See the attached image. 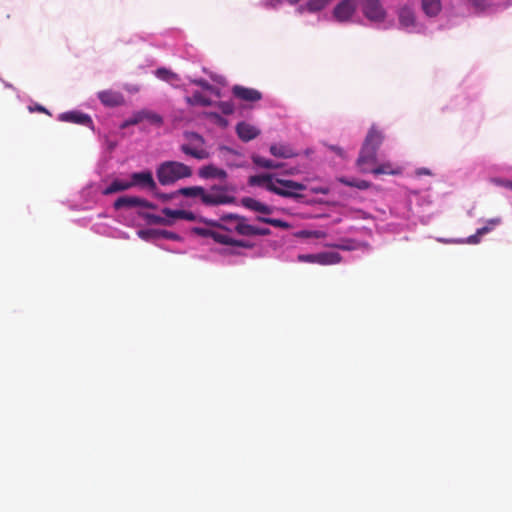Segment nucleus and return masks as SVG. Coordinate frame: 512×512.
<instances>
[{
	"label": "nucleus",
	"instance_id": "1",
	"mask_svg": "<svg viewBox=\"0 0 512 512\" xmlns=\"http://www.w3.org/2000/svg\"><path fill=\"white\" fill-rule=\"evenodd\" d=\"M227 189L224 186L213 185L209 190L202 186L183 187L178 190V194L187 197L198 199L199 202L205 206H218L233 203L235 198L228 195Z\"/></svg>",
	"mask_w": 512,
	"mask_h": 512
},
{
	"label": "nucleus",
	"instance_id": "2",
	"mask_svg": "<svg viewBox=\"0 0 512 512\" xmlns=\"http://www.w3.org/2000/svg\"><path fill=\"white\" fill-rule=\"evenodd\" d=\"M156 175L161 185H171L176 181L188 178L192 175V169L188 165L178 161H165L161 163Z\"/></svg>",
	"mask_w": 512,
	"mask_h": 512
},
{
	"label": "nucleus",
	"instance_id": "3",
	"mask_svg": "<svg viewBox=\"0 0 512 512\" xmlns=\"http://www.w3.org/2000/svg\"><path fill=\"white\" fill-rule=\"evenodd\" d=\"M221 220L224 222H231L232 227L230 228V227H227L225 225L219 224L214 221H207L206 223H208L209 225L218 227L221 230H225V231L234 230L237 234L242 235V236H254L255 226L250 225L248 223L247 218L244 216L230 213V214L223 215L221 217Z\"/></svg>",
	"mask_w": 512,
	"mask_h": 512
},
{
	"label": "nucleus",
	"instance_id": "4",
	"mask_svg": "<svg viewBox=\"0 0 512 512\" xmlns=\"http://www.w3.org/2000/svg\"><path fill=\"white\" fill-rule=\"evenodd\" d=\"M184 137L188 143L180 146V150L187 156L193 157L197 160H204L209 158V152L204 148L205 139L197 132H185Z\"/></svg>",
	"mask_w": 512,
	"mask_h": 512
},
{
	"label": "nucleus",
	"instance_id": "5",
	"mask_svg": "<svg viewBox=\"0 0 512 512\" xmlns=\"http://www.w3.org/2000/svg\"><path fill=\"white\" fill-rule=\"evenodd\" d=\"M276 182L273 193L285 198H301V192L306 189L304 184L293 180L276 178Z\"/></svg>",
	"mask_w": 512,
	"mask_h": 512
},
{
	"label": "nucleus",
	"instance_id": "6",
	"mask_svg": "<svg viewBox=\"0 0 512 512\" xmlns=\"http://www.w3.org/2000/svg\"><path fill=\"white\" fill-rule=\"evenodd\" d=\"M299 262L313 263L319 265H333L341 262V255L337 252H321L317 254H300L297 257Z\"/></svg>",
	"mask_w": 512,
	"mask_h": 512
},
{
	"label": "nucleus",
	"instance_id": "7",
	"mask_svg": "<svg viewBox=\"0 0 512 512\" xmlns=\"http://www.w3.org/2000/svg\"><path fill=\"white\" fill-rule=\"evenodd\" d=\"M133 207L155 208V205L137 196H121L114 202V208L116 210Z\"/></svg>",
	"mask_w": 512,
	"mask_h": 512
},
{
	"label": "nucleus",
	"instance_id": "8",
	"mask_svg": "<svg viewBox=\"0 0 512 512\" xmlns=\"http://www.w3.org/2000/svg\"><path fill=\"white\" fill-rule=\"evenodd\" d=\"M232 93L234 97L246 102H257L262 99V93L260 91L241 85L233 86Z\"/></svg>",
	"mask_w": 512,
	"mask_h": 512
},
{
	"label": "nucleus",
	"instance_id": "9",
	"mask_svg": "<svg viewBox=\"0 0 512 512\" xmlns=\"http://www.w3.org/2000/svg\"><path fill=\"white\" fill-rule=\"evenodd\" d=\"M143 120H148L150 123L157 126H161L163 124L162 116L149 110H141L135 113L133 117L127 121V124L136 125Z\"/></svg>",
	"mask_w": 512,
	"mask_h": 512
},
{
	"label": "nucleus",
	"instance_id": "10",
	"mask_svg": "<svg viewBox=\"0 0 512 512\" xmlns=\"http://www.w3.org/2000/svg\"><path fill=\"white\" fill-rule=\"evenodd\" d=\"M131 187L141 186L146 187L150 190L156 189V183L153 179V175L150 171L135 172L131 175L130 181Z\"/></svg>",
	"mask_w": 512,
	"mask_h": 512
},
{
	"label": "nucleus",
	"instance_id": "11",
	"mask_svg": "<svg viewBox=\"0 0 512 512\" xmlns=\"http://www.w3.org/2000/svg\"><path fill=\"white\" fill-rule=\"evenodd\" d=\"M362 10L371 21H381L385 17V11L380 2H363Z\"/></svg>",
	"mask_w": 512,
	"mask_h": 512
},
{
	"label": "nucleus",
	"instance_id": "12",
	"mask_svg": "<svg viewBox=\"0 0 512 512\" xmlns=\"http://www.w3.org/2000/svg\"><path fill=\"white\" fill-rule=\"evenodd\" d=\"M377 162V151L371 147L363 145L357 159V165L360 167L362 172H368L369 170L365 167L366 165L376 164Z\"/></svg>",
	"mask_w": 512,
	"mask_h": 512
},
{
	"label": "nucleus",
	"instance_id": "13",
	"mask_svg": "<svg viewBox=\"0 0 512 512\" xmlns=\"http://www.w3.org/2000/svg\"><path fill=\"white\" fill-rule=\"evenodd\" d=\"M248 184L250 186L264 187L266 190L273 193V189L277 182L276 177H274L273 174H259L250 176Z\"/></svg>",
	"mask_w": 512,
	"mask_h": 512
},
{
	"label": "nucleus",
	"instance_id": "14",
	"mask_svg": "<svg viewBox=\"0 0 512 512\" xmlns=\"http://www.w3.org/2000/svg\"><path fill=\"white\" fill-rule=\"evenodd\" d=\"M98 98L102 104L108 107H117L124 104V97L120 92L104 90L98 93Z\"/></svg>",
	"mask_w": 512,
	"mask_h": 512
},
{
	"label": "nucleus",
	"instance_id": "15",
	"mask_svg": "<svg viewBox=\"0 0 512 512\" xmlns=\"http://www.w3.org/2000/svg\"><path fill=\"white\" fill-rule=\"evenodd\" d=\"M59 119L65 122H71L75 124H80L84 126H92L93 121L88 114L78 112V111H70L60 114Z\"/></svg>",
	"mask_w": 512,
	"mask_h": 512
},
{
	"label": "nucleus",
	"instance_id": "16",
	"mask_svg": "<svg viewBox=\"0 0 512 512\" xmlns=\"http://www.w3.org/2000/svg\"><path fill=\"white\" fill-rule=\"evenodd\" d=\"M236 133L242 141L248 142L256 138L260 134V130L251 124L240 122L236 126Z\"/></svg>",
	"mask_w": 512,
	"mask_h": 512
},
{
	"label": "nucleus",
	"instance_id": "17",
	"mask_svg": "<svg viewBox=\"0 0 512 512\" xmlns=\"http://www.w3.org/2000/svg\"><path fill=\"white\" fill-rule=\"evenodd\" d=\"M193 232L202 237L212 238L215 242L219 244L227 245V243L229 242V236L217 230L196 227L193 229Z\"/></svg>",
	"mask_w": 512,
	"mask_h": 512
},
{
	"label": "nucleus",
	"instance_id": "18",
	"mask_svg": "<svg viewBox=\"0 0 512 512\" xmlns=\"http://www.w3.org/2000/svg\"><path fill=\"white\" fill-rule=\"evenodd\" d=\"M198 175L203 179L218 178L220 180H225L227 178V172L213 164L201 167L198 171Z\"/></svg>",
	"mask_w": 512,
	"mask_h": 512
},
{
	"label": "nucleus",
	"instance_id": "19",
	"mask_svg": "<svg viewBox=\"0 0 512 512\" xmlns=\"http://www.w3.org/2000/svg\"><path fill=\"white\" fill-rule=\"evenodd\" d=\"M241 204H242V206H244L245 208H247L251 211L259 212V213L266 214V215L271 214L273 211V209L270 206L254 199V198H251V197L242 198Z\"/></svg>",
	"mask_w": 512,
	"mask_h": 512
},
{
	"label": "nucleus",
	"instance_id": "20",
	"mask_svg": "<svg viewBox=\"0 0 512 512\" xmlns=\"http://www.w3.org/2000/svg\"><path fill=\"white\" fill-rule=\"evenodd\" d=\"M355 11L354 2H339L334 8V16L339 21H345Z\"/></svg>",
	"mask_w": 512,
	"mask_h": 512
},
{
	"label": "nucleus",
	"instance_id": "21",
	"mask_svg": "<svg viewBox=\"0 0 512 512\" xmlns=\"http://www.w3.org/2000/svg\"><path fill=\"white\" fill-rule=\"evenodd\" d=\"M270 153L278 158H292L296 157L298 155L297 152H295L291 146L286 144H272L270 146Z\"/></svg>",
	"mask_w": 512,
	"mask_h": 512
},
{
	"label": "nucleus",
	"instance_id": "22",
	"mask_svg": "<svg viewBox=\"0 0 512 512\" xmlns=\"http://www.w3.org/2000/svg\"><path fill=\"white\" fill-rule=\"evenodd\" d=\"M383 139L384 137L382 133L379 130H377L374 126H372L368 131V134L364 140L363 145L371 147L377 151L378 148L381 146Z\"/></svg>",
	"mask_w": 512,
	"mask_h": 512
},
{
	"label": "nucleus",
	"instance_id": "23",
	"mask_svg": "<svg viewBox=\"0 0 512 512\" xmlns=\"http://www.w3.org/2000/svg\"><path fill=\"white\" fill-rule=\"evenodd\" d=\"M131 188L130 181H123L115 179L112 183L103 190L104 195L125 191Z\"/></svg>",
	"mask_w": 512,
	"mask_h": 512
},
{
	"label": "nucleus",
	"instance_id": "24",
	"mask_svg": "<svg viewBox=\"0 0 512 512\" xmlns=\"http://www.w3.org/2000/svg\"><path fill=\"white\" fill-rule=\"evenodd\" d=\"M252 162L256 166H259V167L265 168V169H279L283 166L281 163H277L273 160L266 159L259 155H253Z\"/></svg>",
	"mask_w": 512,
	"mask_h": 512
},
{
	"label": "nucleus",
	"instance_id": "25",
	"mask_svg": "<svg viewBox=\"0 0 512 512\" xmlns=\"http://www.w3.org/2000/svg\"><path fill=\"white\" fill-rule=\"evenodd\" d=\"M399 21H400V24L405 28H409V27L413 26L415 23V17H414V13L412 12V10L409 9L408 7H404L400 11Z\"/></svg>",
	"mask_w": 512,
	"mask_h": 512
},
{
	"label": "nucleus",
	"instance_id": "26",
	"mask_svg": "<svg viewBox=\"0 0 512 512\" xmlns=\"http://www.w3.org/2000/svg\"><path fill=\"white\" fill-rule=\"evenodd\" d=\"M141 217L144 218L148 224L152 225H172V220L151 213H142Z\"/></svg>",
	"mask_w": 512,
	"mask_h": 512
},
{
	"label": "nucleus",
	"instance_id": "27",
	"mask_svg": "<svg viewBox=\"0 0 512 512\" xmlns=\"http://www.w3.org/2000/svg\"><path fill=\"white\" fill-rule=\"evenodd\" d=\"M338 181L342 184L349 186V187H355L359 190H366L370 188L371 183L366 180H357V179H348L345 177L338 178Z\"/></svg>",
	"mask_w": 512,
	"mask_h": 512
},
{
	"label": "nucleus",
	"instance_id": "28",
	"mask_svg": "<svg viewBox=\"0 0 512 512\" xmlns=\"http://www.w3.org/2000/svg\"><path fill=\"white\" fill-rule=\"evenodd\" d=\"M257 221L259 222H262V223H265V224H269L273 227H277V228H281V229H285V230H288L291 228V224L286 222V221H283L281 219H274V218H268V217H263V216H258L256 218Z\"/></svg>",
	"mask_w": 512,
	"mask_h": 512
},
{
	"label": "nucleus",
	"instance_id": "29",
	"mask_svg": "<svg viewBox=\"0 0 512 512\" xmlns=\"http://www.w3.org/2000/svg\"><path fill=\"white\" fill-rule=\"evenodd\" d=\"M187 103L190 105L211 106L212 100L200 92H195L192 97L187 98Z\"/></svg>",
	"mask_w": 512,
	"mask_h": 512
},
{
	"label": "nucleus",
	"instance_id": "30",
	"mask_svg": "<svg viewBox=\"0 0 512 512\" xmlns=\"http://www.w3.org/2000/svg\"><path fill=\"white\" fill-rule=\"evenodd\" d=\"M421 6L429 17L436 16L441 11V2H421Z\"/></svg>",
	"mask_w": 512,
	"mask_h": 512
},
{
	"label": "nucleus",
	"instance_id": "31",
	"mask_svg": "<svg viewBox=\"0 0 512 512\" xmlns=\"http://www.w3.org/2000/svg\"><path fill=\"white\" fill-rule=\"evenodd\" d=\"M156 75L161 80L167 81V82H173L178 80V75L173 73L170 70H167L165 68H159L156 71Z\"/></svg>",
	"mask_w": 512,
	"mask_h": 512
},
{
	"label": "nucleus",
	"instance_id": "32",
	"mask_svg": "<svg viewBox=\"0 0 512 512\" xmlns=\"http://www.w3.org/2000/svg\"><path fill=\"white\" fill-rule=\"evenodd\" d=\"M371 172L375 175H380V174H396L398 173V171H394L392 169V166L390 163H384L376 168H374L373 170H371Z\"/></svg>",
	"mask_w": 512,
	"mask_h": 512
},
{
	"label": "nucleus",
	"instance_id": "33",
	"mask_svg": "<svg viewBox=\"0 0 512 512\" xmlns=\"http://www.w3.org/2000/svg\"><path fill=\"white\" fill-rule=\"evenodd\" d=\"M162 213L164 216L170 220H172V223L176 219H181L182 210H172L170 208H163Z\"/></svg>",
	"mask_w": 512,
	"mask_h": 512
},
{
	"label": "nucleus",
	"instance_id": "34",
	"mask_svg": "<svg viewBox=\"0 0 512 512\" xmlns=\"http://www.w3.org/2000/svg\"><path fill=\"white\" fill-rule=\"evenodd\" d=\"M326 2H306L305 8L301 7V11L307 10L309 12H316L325 7Z\"/></svg>",
	"mask_w": 512,
	"mask_h": 512
},
{
	"label": "nucleus",
	"instance_id": "35",
	"mask_svg": "<svg viewBox=\"0 0 512 512\" xmlns=\"http://www.w3.org/2000/svg\"><path fill=\"white\" fill-rule=\"evenodd\" d=\"M500 223L499 218L490 219L488 225L478 229V235H484L490 232L496 225Z\"/></svg>",
	"mask_w": 512,
	"mask_h": 512
},
{
	"label": "nucleus",
	"instance_id": "36",
	"mask_svg": "<svg viewBox=\"0 0 512 512\" xmlns=\"http://www.w3.org/2000/svg\"><path fill=\"white\" fill-rule=\"evenodd\" d=\"M217 107L225 115H230L234 112V105L231 102H227V101L218 102Z\"/></svg>",
	"mask_w": 512,
	"mask_h": 512
},
{
	"label": "nucleus",
	"instance_id": "37",
	"mask_svg": "<svg viewBox=\"0 0 512 512\" xmlns=\"http://www.w3.org/2000/svg\"><path fill=\"white\" fill-rule=\"evenodd\" d=\"M228 243L227 245H230V246H237V247H243V248H252L253 247V244L248 242V241H245V240H236V239H233L229 236L228 238Z\"/></svg>",
	"mask_w": 512,
	"mask_h": 512
},
{
	"label": "nucleus",
	"instance_id": "38",
	"mask_svg": "<svg viewBox=\"0 0 512 512\" xmlns=\"http://www.w3.org/2000/svg\"><path fill=\"white\" fill-rule=\"evenodd\" d=\"M157 234L166 239H169V240H179L180 239V236L178 234L171 232V231H167V230L158 231Z\"/></svg>",
	"mask_w": 512,
	"mask_h": 512
},
{
	"label": "nucleus",
	"instance_id": "39",
	"mask_svg": "<svg viewBox=\"0 0 512 512\" xmlns=\"http://www.w3.org/2000/svg\"><path fill=\"white\" fill-rule=\"evenodd\" d=\"M193 83L205 90H212L213 89V86L208 82L206 81L205 79H195L193 80Z\"/></svg>",
	"mask_w": 512,
	"mask_h": 512
},
{
	"label": "nucleus",
	"instance_id": "40",
	"mask_svg": "<svg viewBox=\"0 0 512 512\" xmlns=\"http://www.w3.org/2000/svg\"><path fill=\"white\" fill-rule=\"evenodd\" d=\"M492 182L496 185H499V186H503L505 188H508L510 190H512V181L510 180H504V179H500V178H494L492 179Z\"/></svg>",
	"mask_w": 512,
	"mask_h": 512
},
{
	"label": "nucleus",
	"instance_id": "41",
	"mask_svg": "<svg viewBox=\"0 0 512 512\" xmlns=\"http://www.w3.org/2000/svg\"><path fill=\"white\" fill-rule=\"evenodd\" d=\"M301 235L304 237L322 238L325 236V233L322 231H303Z\"/></svg>",
	"mask_w": 512,
	"mask_h": 512
},
{
	"label": "nucleus",
	"instance_id": "42",
	"mask_svg": "<svg viewBox=\"0 0 512 512\" xmlns=\"http://www.w3.org/2000/svg\"><path fill=\"white\" fill-rule=\"evenodd\" d=\"M181 219L187 221H195L197 219L196 215L191 211L182 210Z\"/></svg>",
	"mask_w": 512,
	"mask_h": 512
},
{
	"label": "nucleus",
	"instance_id": "43",
	"mask_svg": "<svg viewBox=\"0 0 512 512\" xmlns=\"http://www.w3.org/2000/svg\"><path fill=\"white\" fill-rule=\"evenodd\" d=\"M270 233H271V231L268 228L255 227V230H254V236H266V235H269Z\"/></svg>",
	"mask_w": 512,
	"mask_h": 512
},
{
	"label": "nucleus",
	"instance_id": "44",
	"mask_svg": "<svg viewBox=\"0 0 512 512\" xmlns=\"http://www.w3.org/2000/svg\"><path fill=\"white\" fill-rule=\"evenodd\" d=\"M480 237H481V235H478V231H477L475 234H473V235L468 237L467 243H469V244H477L480 241Z\"/></svg>",
	"mask_w": 512,
	"mask_h": 512
},
{
	"label": "nucleus",
	"instance_id": "45",
	"mask_svg": "<svg viewBox=\"0 0 512 512\" xmlns=\"http://www.w3.org/2000/svg\"><path fill=\"white\" fill-rule=\"evenodd\" d=\"M206 116L209 117V118H213L215 120L224 121V118L222 116H220L218 113H215V112H208V113H206Z\"/></svg>",
	"mask_w": 512,
	"mask_h": 512
},
{
	"label": "nucleus",
	"instance_id": "46",
	"mask_svg": "<svg viewBox=\"0 0 512 512\" xmlns=\"http://www.w3.org/2000/svg\"><path fill=\"white\" fill-rule=\"evenodd\" d=\"M298 173V169L293 167V168H290L289 170L286 171V174L288 175H295Z\"/></svg>",
	"mask_w": 512,
	"mask_h": 512
},
{
	"label": "nucleus",
	"instance_id": "47",
	"mask_svg": "<svg viewBox=\"0 0 512 512\" xmlns=\"http://www.w3.org/2000/svg\"><path fill=\"white\" fill-rule=\"evenodd\" d=\"M332 149H333L336 153H338V154H340V155L342 154V149H341V148H339V147H332Z\"/></svg>",
	"mask_w": 512,
	"mask_h": 512
},
{
	"label": "nucleus",
	"instance_id": "48",
	"mask_svg": "<svg viewBox=\"0 0 512 512\" xmlns=\"http://www.w3.org/2000/svg\"><path fill=\"white\" fill-rule=\"evenodd\" d=\"M37 110L40 111V112L47 113V110L44 107H42V106H37Z\"/></svg>",
	"mask_w": 512,
	"mask_h": 512
},
{
	"label": "nucleus",
	"instance_id": "49",
	"mask_svg": "<svg viewBox=\"0 0 512 512\" xmlns=\"http://www.w3.org/2000/svg\"><path fill=\"white\" fill-rule=\"evenodd\" d=\"M472 4L475 6V8H478L480 6V4H482V2L475 1V2H472Z\"/></svg>",
	"mask_w": 512,
	"mask_h": 512
},
{
	"label": "nucleus",
	"instance_id": "50",
	"mask_svg": "<svg viewBox=\"0 0 512 512\" xmlns=\"http://www.w3.org/2000/svg\"><path fill=\"white\" fill-rule=\"evenodd\" d=\"M217 123H220V124H225L226 123V120L224 119V121H221V120H215Z\"/></svg>",
	"mask_w": 512,
	"mask_h": 512
},
{
	"label": "nucleus",
	"instance_id": "51",
	"mask_svg": "<svg viewBox=\"0 0 512 512\" xmlns=\"http://www.w3.org/2000/svg\"><path fill=\"white\" fill-rule=\"evenodd\" d=\"M162 198H163L164 200H168V199H170V197H169V196H167V195H163V196H162Z\"/></svg>",
	"mask_w": 512,
	"mask_h": 512
},
{
	"label": "nucleus",
	"instance_id": "52",
	"mask_svg": "<svg viewBox=\"0 0 512 512\" xmlns=\"http://www.w3.org/2000/svg\"><path fill=\"white\" fill-rule=\"evenodd\" d=\"M139 234H140V236H141V237H144V235L146 234V232H144V231H140V232H139Z\"/></svg>",
	"mask_w": 512,
	"mask_h": 512
}]
</instances>
